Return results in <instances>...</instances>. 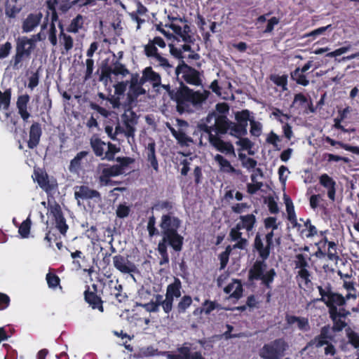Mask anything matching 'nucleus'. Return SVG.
I'll return each mask as SVG.
<instances>
[{"label": "nucleus", "mask_w": 359, "mask_h": 359, "mask_svg": "<svg viewBox=\"0 0 359 359\" xmlns=\"http://www.w3.org/2000/svg\"><path fill=\"white\" fill-rule=\"evenodd\" d=\"M31 0H10L5 6V14L9 18H15Z\"/></svg>", "instance_id": "b1692460"}, {"label": "nucleus", "mask_w": 359, "mask_h": 359, "mask_svg": "<svg viewBox=\"0 0 359 359\" xmlns=\"http://www.w3.org/2000/svg\"><path fill=\"white\" fill-rule=\"evenodd\" d=\"M128 109L125 110L122 115V120L125 129L118 126L115 128V135L123 132L127 137H133L135 133V126L137 124L138 116L136 113L132 110L133 105H127Z\"/></svg>", "instance_id": "9d476101"}, {"label": "nucleus", "mask_w": 359, "mask_h": 359, "mask_svg": "<svg viewBox=\"0 0 359 359\" xmlns=\"http://www.w3.org/2000/svg\"><path fill=\"white\" fill-rule=\"evenodd\" d=\"M273 231L266 233L265 236L266 245L265 246H264L260 234L257 233L255 236L253 247L257 251L261 259H267L269 258L271 250L273 248Z\"/></svg>", "instance_id": "f8f14e48"}, {"label": "nucleus", "mask_w": 359, "mask_h": 359, "mask_svg": "<svg viewBox=\"0 0 359 359\" xmlns=\"http://www.w3.org/2000/svg\"><path fill=\"white\" fill-rule=\"evenodd\" d=\"M208 140L209 143L218 151L226 155H236L235 149L232 143L231 142L224 141L222 139V137L210 135V137H208Z\"/></svg>", "instance_id": "dca6fc26"}, {"label": "nucleus", "mask_w": 359, "mask_h": 359, "mask_svg": "<svg viewBox=\"0 0 359 359\" xmlns=\"http://www.w3.org/2000/svg\"><path fill=\"white\" fill-rule=\"evenodd\" d=\"M50 214L54 217L56 228L62 235L65 236L69 226L66 223V219L63 215L60 206L58 204H56L55 206L52 207L50 209Z\"/></svg>", "instance_id": "4be33fe9"}, {"label": "nucleus", "mask_w": 359, "mask_h": 359, "mask_svg": "<svg viewBox=\"0 0 359 359\" xmlns=\"http://www.w3.org/2000/svg\"><path fill=\"white\" fill-rule=\"evenodd\" d=\"M271 80L278 86L286 89L287 85V75H271Z\"/></svg>", "instance_id": "bf43d9fd"}, {"label": "nucleus", "mask_w": 359, "mask_h": 359, "mask_svg": "<svg viewBox=\"0 0 359 359\" xmlns=\"http://www.w3.org/2000/svg\"><path fill=\"white\" fill-rule=\"evenodd\" d=\"M34 180L47 194H50L57 191L58 184L56 179L53 177L50 178L45 170L41 168H34Z\"/></svg>", "instance_id": "9b49d317"}, {"label": "nucleus", "mask_w": 359, "mask_h": 359, "mask_svg": "<svg viewBox=\"0 0 359 359\" xmlns=\"http://www.w3.org/2000/svg\"><path fill=\"white\" fill-rule=\"evenodd\" d=\"M191 27L188 25H185L182 29L181 38L184 43H194V39L190 34Z\"/></svg>", "instance_id": "13d9d810"}, {"label": "nucleus", "mask_w": 359, "mask_h": 359, "mask_svg": "<svg viewBox=\"0 0 359 359\" xmlns=\"http://www.w3.org/2000/svg\"><path fill=\"white\" fill-rule=\"evenodd\" d=\"M266 259H257L248 271V280L250 281L261 280L262 283L267 288H271V285L276 276L274 269H270L266 271L267 264Z\"/></svg>", "instance_id": "39448f33"}, {"label": "nucleus", "mask_w": 359, "mask_h": 359, "mask_svg": "<svg viewBox=\"0 0 359 359\" xmlns=\"http://www.w3.org/2000/svg\"><path fill=\"white\" fill-rule=\"evenodd\" d=\"M330 325H327L320 328V334L316 336L309 342V345L316 348H320L334 340V336L330 333Z\"/></svg>", "instance_id": "a211bd4d"}, {"label": "nucleus", "mask_w": 359, "mask_h": 359, "mask_svg": "<svg viewBox=\"0 0 359 359\" xmlns=\"http://www.w3.org/2000/svg\"><path fill=\"white\" fill-rule=\"evenodd\" d=\"M294 265L295 268L299 269V271H298V276H299L301 279L304 280L305 285H307L308 283L311 282V273L307 269V267H309V263L306 256L304 255L303 254L296 255Z\"/></svg>", "instance_id": "6ab92c4d"}, {"label": "nucleus", "mask_w": 359, "mask_h": 359, "mask_svg": "<svg viewBox=\"0 0 359 359\" xmlns=\"http://www.w3.org/2000/svg\"><path fill=\"white\" fill-rule=\"evenodd\" d=\"M214 159L219 165L220 169L223 171L237 175L241 173V170L235 169L231 165L230 162L221 154H216Z\"/></svg>", "instance_id": "c9c22d12"}, {"label": "nucleus", "mask_w": 359, "mask_h": 359, "mask_svg": "<svg viewBox=\"0 0 359 359\" xmlns=\"http://www.w3.org/2000/svg\"><path fill=\"white\" fill-rule=\"evenodd\" d=\"M144 54L148 57H155L156 55L159 54L157 48L154 44V43L151 42V40H149V43L144 46Z\"/></svg>", "instance_id": "052dcab7"}, {"label": "nucleus", "mask_w": 359, "mask_h": 359, "mask_svg": "<svg viewBox=\"0 0 359 359\" xmlns=\"http://www.w3.org/2000/svg\"><path fill=\"white\" fill-rule=\"evenodd\" d=\"M74 197L79 201L81 200H89L93 198L101 199V194L95 189H90L88 186L81 185L74 187Z\"/></svg>", "instance_id": "412c9836"}, {"label": "nucleus", "mask_w": 359, "mask_h": 359, "mask_svg": "<svg viewBox=\"0 0 359 359\" xmlns=\"http://www.w3.org/2000/svg\"><path fill=\"white\" fill-rule=\"evenodd\" d=\"M88 154L87 151H81L79 152L76 156L71 160L69 165V170L72 173L78 174L82 169V160Z\"/></svg>", "instance_id": "2f4dec72"}, {"label": "nucleus", "mask_w": 359, "mask_h": 359, "mask_svg": "<svg viewBox=\"0 0 359 359\" xmlns=\"http://www.w3.org/2000/svg\"><path fill=\"white\" fill-rule=\"evenodd\" d=\"M15 42V54L13 56L11 62L13 68L18 70L22 66V62L30 58L36 47V39L22 36H18Z\"/></svg>", "instance_id": "7ed1b4c3"}, {"label": "nucleus", "mask_w": 359, "mask_h": 359, "mask_svg": "<svg viewBox=\"0 0 359 359\" xmlns=\"http://www.w3.org/2000/svg\"><path fill=\"white\" fill-rule=\"evenodd\" d=\"M250 133L252 136L259 137L262 133V124L254 120H250Z\"/></svg>", "instance_id": "e2e57ef3"}, {"label": "nucleus", "mask_w": 359, "mask_h": 359, "mask_svg": "<svg viewBox=\"0 0 359 359\" xmlns=\"http://www.w3.org/2000/svg\"><path fill=\"white\" fill-rule=\"evenodd\" d=\"M288 348V344L283 338L276 339L265 344L259 351L262 359H281Z\"/></svg>", "instance_id": "0eeeda50"}, {"label": "nucleus", "mask_w": 359, "mask_h": 359, "mask_svg": "<svg viewBox=\"0 0 359 359\" xmlns=\"http://www.w3.org/2000/svg\"><path fill=\"white\" fill-rule=\"evenodd\" d=\"M180 299L178 302L175 307V312L177 314H184L187 312V309L191 306L193 299L190 295L185 294L180 297Z\"/></svg>", "instance_id": "e433bc0d"}, {"label": "nucleus", "mask_w": 359, "mask_h": 359, "mask_svg": "<svg viewBox=\"0 0 359 359\" xmlns=\"http://www.w3.org/2000/svg\"><path fill=\"white\" fill-rule=\"evenodd\" d=\"M176 82L185 81L187 83L194 86H200L201 79L198 70L188 65L184 60H181L180 64L174 70Z\"/></svg>", "instance_id": "6e6552de"}, {"label": "nucleus", "mask_w": 359, "mask_h": 359, "mask_svg": "<svg viewBox=\"0 0 359 359\" xmlns=\"http://www.w3.org/2000/svg\"><path fill=\"white\" fill-rule=\"evenodd\" d=\"M318 290L321 296L320 301L323 302L327 306L330 318H334L335 316L346 318L351 315V312L344 307L346 304L344 296L334 292L330 284L325 289L322 286H318Z\"/></svg>", "instance_id": "f03ea898"}, {"label": "nucleus", "mask_w": 359, "mask_h": 359, "mask_svg": "<svg viewBox=\"0 0 359 359\" xmlns=\"http://www.w3.org/2000/svg\"><path fill=\"white\" fill-rule=\"evenodd\" d=\"M42 128L41 124L38 122H33L29 131L28 148L30 149L36 148L40 142Z\"/></svg>", "instance_id": "393cba45"}, {"label": "nucleus", "mask_w": 359, "mask_h": 359, "mask_svg": "<svg viewBox=\"0 0 359 359\" xmlns=\"http://www.w3.org/2000/svg\"><path fill=\"white\" fill-rule=\"evenodd\" d=\"M182 282L178 278H174L173 282L168 285L165 299H163V312L169 315L173 309L175 299L182 296Z\"/></svg>", "instance_id": "1a4fd4ad"}, {"label": "nucleus", "mask_w": 359, "mask_h": 359, "mask_svg": "<svg viewBox=\"0 0 359 359\" xmlns=\"http://www.w3.org/2000/svg\"><path fill=\"white\" fill-rule=\"evenodd\" d=\"M42 18L43 14L41 11L28 14L22 21V32L25 33L32 32L40 24Z\"/></svg>", "instance_id": "5701e85b"}, {"label": "nucleus", "mask_w": 359, "mask_h": 359, "mask_svg": "<svg viewBox=\"0 0 359 359\" xmlns=\"http://www.w3.org/2000/svg\"><path fill=\"white\" fill-rule=\"evenodd\" d=\"M284 200H285V206H286V212L287 214V219L290 222H291V221L297 219L294 207L292 201L291 200V198L289 196L285 195Z\"/></svg>", "instance_id": "de8ad7c7"}, {"label": "nucleus", "mask_w": 359, "mask_h": 359, "mask_svg": "<svg viewBox=\"0 0 359 359\" xmlns=\"http://www.w3.org/2000/svg\"><path fill=\"white\" fill-rule=\"evenodd\" d=\"M156 217L154 215H151L148 218L147 229L149 237H153L154 236L159 234V231L158 229L156 227Z\"/></svg>", "instance_id": "5fc2aeb1"}, {"label": "nucleus", "mask_w": 359, "mask_h": 359, "mask_svg": "<svg viewBox=\"0 0 359 359\" xmlns=\"http://www.w3.org/2000/svg\"><path fill=\"white\" fill-rule=\"evenodd\" d=\"M142 80L145 83L149 81L151 83L153 88H158L161 85V75L153 70L151 67H147L142 71Z\"/></svg>", "instance_id": "c85d7f7f"}, {"label": "nucleus", "mask_w": 359, "mask_h": 359, "mask_svg": "<svg viewBox=\"0 0 359 359\" xmlns=\"http://www.w3.org/2000/svg\"><path fill=\"white\" fill-rule=\"evenodd\" d=\"M84 20L83 16L81 14H78L74 18L69 25L67 26L66 30L69 33H78L80 29L83 27Z\"/></svg>", "instance_id": "58836bf2"}, {"label": "nucleus", "mask_w": 359, "mask_h": 359, "mask_svg": "<svg viewBox=\"0 0 359 359\" xmlns=\"http://www.w3.org/2000/svg\"><path fill=\"white\" fill-rule=\"evenodd\" d=\"M58 27L60 29V33L59 35L61 43L63 45L65 50L66 52L69 51L74 46V40L73 38L64 32L63 25L60 22Z\"/></svg>", "instance_id": "ea45409f"}, {"label": "nucleus", "mask_w": 359, "mask_h": 359, "mask_svg": "<svg viewBox=\"0 0 359 359\" xmlns=\"http://www.w3.org/2000/svg\"><path fill=\"white\" fill-rule=\"evenodd\" d=\"M109 287L110 288V295L114 296L118 303L125 302L128 299V295L123 292V285L119 284L118 280L116 283L110 280Z\"/></svg>", "instance_id": "7c9ffc66"}, {"label": "nucleus", "mask_w": 359, "mask_h": 359, "mask_svg": "<svg viewBox=\"0 0 359 359\" xmlns=\"http://www.w3.org/2000/svg\"><path fill=\"white\" fill-rule=\"evenodd\" d=\"M319 182L320 185L327 189L329 199L334 202L336 195V182L327 174L325 173L320 176Z\"/></svg>", "instance_id": "cd10ccee"}, {"label": "nucleus", "mask_w": 359, "mask_h": 359, "mask_svg": "<svg viewBox=\"0 0 359 359\" xmlns=\"http://www.w3.org/2000/svg\"><path fill=\"white\" fill-rule=\"evenodd\" d=\"M155 301L151 300V302L142 304L141 306L149 313H157L159 311L160 306H162L163 309V297L161 294H157L154 296Z\"/></svg>", "instance_id": "72a5a7b5"}, {"label": "nucleus", "mask_w": 359, "mask_h": 359, "mask_svg": "<svg viewBox=\"0 0 359 359\" xmlns=\"http://www.w3.org/2000/svg\"><path fill=\"white\" fill-rule=\"evenodd\" d=\"M85 234L87 236V238L92 241L93 243H95L100 239L97 233V228L96 227V226H91L86 231Z\"/></svg>", "instance_id": "680f3d73"}, {"label": "nucleus", "mask_w": 359, "mask_h": 359, "mask_svg": "<svg viewBox=\"0 0 359 359\" xmlns=\"http://www.w3.org/2000/svg\"><path fill=\"white\" fill-rule=\"evenodd\" d=\"M107 151L105 152V155L102 159H107V161H114V156L116 153L120 151V148L117 147L116 144L109 142L107 144Z\"/></svg>", "instance_id": "6e6d98bb"}, {"label": "nucleus", "mask_w": 359, "mask_h": 359, "mask_svg": "<svg viewBox=\"0 0 359 359\" xmlns=\"http://www.w3.org/2000/svg\"><path fill=\"white\" fill-rule=\"evenodd\" d=\"M32 221L29 217L24 220L18 228V233L22 238H27L30 233Z\"/></svg>", "instance_id": "8fccbe9b"}, {"label": "nucleus", "mask_w": 359, "mask_h": 359, "mask_svg": "<svg viewBox=\"0 0 359 359\" xmlns=\"http://www.w3.org/2000/svg\"><path fill=\"white\" fill-rule=\"evenodd\" d=\"M230 121L224 114H219L215 117L213 125L198 124L197 130L201 133L199 144H203V136L210 137V135L222 137L228 133L229 130Z\"/></svg>", "instance_id": "20e7f679"}, {"label": "nucleus", "mask_w": 359, "mask_h": 359, "mask_svg": "<svg viewBox=\"0 0 359 359\" xmlns=\"http://www.w3.org/2000/svg\"><path fill=\"white\" fill-rule=\"evenodd\" d=\"M327 257L329 260L334 262L335 264H337L339 261L340 257L337 253V244L335 242L331 241L328 243Z\"/></svg>", "instance_id": "a18cd8bd"}, {"label": "nucleus", "mask_w": 359, "mask_h": 359, "mask_svg": "<svg viewBox=\"0 0 359 359\" xmlns=\"http://www.w3.org/2000/svg\"><path fill=\"white\" fill-rule=\"evenodd\" d=\"M121 174L122 170H121V166L114 165L102 169L99 180L100 182L107 185L111 182L109 180L111 177L118 176Z\"/></svg>", "instance_id": "c756f323"}, {"label": "nucleus", "mask_w": 359, "mask_h": 359, "mask_svg": "<svg viewBox=\"0 0 359 359\" xmlns=\"http://www.w3.org/2000/svg\"><path fill=\"white\" fill-rule=\"evenodd\" d=\"M183 245L182 241L162 236V239L158 244L157 250L159 255L168 253V245H169L175 252H179L182 250Z\"/></svg>", "instance_id": "f3484780"}, {"label": "nucleus", "mask_w": 359, "mask_h": 359, "mask_svg": "<svg viewBox=\"0 0 359 359\" xmlns=\"http://www.w3.org/2000/svg\"><path fill=\"white\" fill-rule=\"evenodd\" d=\"M113 74L115 76L121 75L126 76L130 74L129 70L126 68V65L120 62L118 60L112 62Z\"/></svg>", "instance_id": "49530a36"}, {"label": "nucleus", "mask_w": 359, "mask_h": 359, "mask_svg": "<svg viewBox=\"0 0 359 359\" xmlns=\"http://www.w3.org/2000/svg\"><path fill=\"white\" fill-rule=\"evenodd\" d=\"M170 130L181 147H188L191 143H193L192 138L189 137L182 130H176L173 128H170Z\"/></svg>", "instance_id": "f704fd0d"}, {"label": "nucleus", "mask_w": 359, "mask_h": 359, "mask_svg": "<svg viewBox=\"0 0 359 359\" xmlns=\"http://www.w3.org/2000/svg\"><path fill=\"white\" fill-rule=\"evenodd\" d=\"M114 268L123 274H130L137 270L135 264L128 259V256L116 255L113 257Z\"/></svg>", "instance_id": "2eb2a0df"}, {"label": "nucleus", "mask_w": 359, "mask_h": 359, "mask_svg": "<svg viewBox=\"0 0 359 359\" xmlns=\"http://www.w3.org/2000/svg\"><path fill=\"white\" fill-rule=\"evenodd\" d=\"M144 82L141 78L140 84L129 86V90L127 93L126 105H133L137 100L140 95H144L146 90L142 87Z\"/></svg>", "instance_id": "bb28decb"}, {"label": "nucleus", "mask_w": 359, "mask_h": 359, "mask_svg": "<svg viewBox=\"0 0 359 359\" xmlns=\"http://www.w3.org/2000/svg\"><path fill=\"white\" fill-rule=\"evenodd\" d=\"M219 306V304L217 303L215 301L206 299L202 304L201 312H204L205 315H209L212 311L217 309Z\"/></svg>", "instance_id": "603ef678"}, {"label": "nucleus", "mask_w": 359, "mask_h": 359, "mask_svg": "<svg viewBox=\"0 0 359 359\" xmlns=\"http://www.w3.org/2000/svg\"><path fill=\"white\" fill-rule=\"evenodd\" d=\"M182 224V219L176 216L173 212L168 211L163 213L161 216L158 224L161 236L184 241V237L178 232Z\"/></svg>", "instance_id": "423d86ee"}, {"label": "nucleus", "mask_w": 359, "mask_h": 359, "mask_svg": "<svg viewBox=\"0 0 359 359\" xmlns=\"http://www.w3.org/2000/svg\"><path fill=\"white\" fill-rule=\"evenodd\" d=\"M239 219L240 222L236 224L240 226L241 229H245L248 232L253 229L257 221L255 215L253 214L241 215Z\"/></svg>", "instance_id": "473e14b6"}, {"label": "nucleus", "mask_w": 359, "mask_h": 359, "mask_svg": "<svg viewBox=\"0 0 359 359\" xmlns=\"http://www.w3.org/2000/svg\"><path fill=\"white\" fill-rule=\"evenodd\" d=\"M229 130L228 134L236 138H240L244 137L248 134V130L241 124L230 121Z\"/></svg>", "instance_id": "4c0bfd02"}, {"label": "nucleus", "mask_w": 359, "mask_h": 359, "mask_svg": "<svg viewBox=\"0 0 359 359\" xmlns=\"http://www.w3.org/2000/svg\"><path fill=\"white\" fill-rule=\"evenodd\" d=\"M177 353L168 352L167 359H205L201 351L191 352V344L185 342L177 348Z\"/></svg>", "instance_id": "ddd939ff"}, {"label": "nucleus", "mask_w": 359, "mask_h": 359, "mask_svg": "<svg viewBox=\"0 0 359 359\" xmlns=\"http://www.w3.org/2000/svg\"><path fill=\"white\" fill-rule=\"evenodd\" d=\"M93 290L91 291L88 285L84 291V299L93 309H97L100 312H104L103 301L97 294V286L95 284L92 285Z\"/></svg>", "instance_id": "4468645a"}, {"label": "nucleus", "mask_w": 359, "mask_h": 359, "mask_svg": "<svg viewBox=\"0 0 359 359\" xmlns=\"http://www.w3.org/2000/svg\"><path fill=\"white\" fill-rule=\"evenodd\" d=\"M236 123L241 124L245 128L247 129L248 123L250 119V112L248 109H243L241 111H238L235 114Z\"/></svg>", "instance_id": "c03bdc74"}, {"label": "nucleus", "mask_w": 359, "mask_h": 359, "mask_svg": "<svg viewBox=\"0 0 359 359\" xmlns=\"http://www.w3.org/2000/svg\"><path fill=\"white\" fill-rule=\"evenodd\" d=\"M48 39L50 43L53 46H55L57 43V29L55 27V25L54 23H50V29L48 32Z\"/></svg>", "instance_id": "69168bd1"}, {"label": "nucleus", "mask_w": 359, "mask_h": 359, "mask_svg": "<svg viewBox=\"0 0 359 359\" xmlns=\"http://www.w3.org/2000/svg\"><path fill=\"white\" fill-rule=\"evenodd\" d=\"M30 100V96L25 93L24 95H20L17 98L16 102V107L18 109V112L21 118L24 121H27L29 117L31 116L30 113L28 111L29 107L28 104Z\"/></svg>", "instance_id": "a878e982"}, {"label": "nucleus", "mask_w": 359, "mask_h": 359, "mask_svg": "<svg viewBox=\"0 0 359 359\" xmlns=\"http://www.w3.org/2000/svg\"><path fill=\"white\" fill-rule=\"evenodd\" d=\"M130 209L125 204H120L116 209V216L118 218H125L130 214Z\"/></svg>", "instance_id": "338daca9"}, {"label": "nucleus", "mask_w": 359, "mask_h": 359, "mask_svg": "<svg viewBox=\"0 0 359 359\" xmlns=\"http://www.w3.org/2000/svg\"><path fill=\"white\" fill-rule=\"evenodd\" d=\"M325 141L327 142V143H329L331 146H336V145H338L341 148L346 150V151H351L355 154H357V155H359V147H356V146H352V145H350V144H345L342 142H340V141H337V140H334L333 139H332L331 137L327 136L325 137Z\"/></svg>", "instance_id": "a19ab883"}, {"label": "nucleus", "mask_w": 359, "mask_h": 359, "mask_svg": "<svg viewBox=\"0 0 359 359\" xmlns=\"http://www.w3.org/2000/svg\"><path fill=\"white\" fill-rule=\"evenodd\" d=\"M346 341L341 342L340 348L343 351L348 350V345L355 350V355L359 357V333L353 330L351 327L346 329Z\"/></svg>", "instance_id": "aec40b11"}, {"label": "nucleus", "mask_w": 359, "mask_h": 359, "mask_svg": "<svg viewBox=\"0 0 359 359\" xmlns=\"http://www.w3.org/2000/svg\"><path fill=\"white\" fill-rule=\"evenodd\" d=\"M154 58L158 62V66L161 67L168 74L174 72L173 66L169 63L165 57L158 54Z\"/></svg>", "instance_id": "864d4df0"}, {"label": "nucleus", "mask_w": 359, "mask_h": 359, "mask_svg": "<svg viewBox=\"0 0 359 359\" xmlns=\"http://www.w3.org/2000/svg\"><path fill=\"white\" fill-rule=\"evenodd\" d=\"M291 79L297 84L306 86L309 83V81L306 78V75L300 70V67H297L290 74Z\"/></svg>", "instance_id": "79ce46f5"}, {"label": "nucleus", "mask_w": 359, "mask_h": 359, "mask_svg": "<svg viewBox=\"0 0 359 359\" xmlns=\"http://www.w3.org/2000/svg\"><path fill=\"white\" fill-rule=\"evenodd\" d=\"M48 285L50 288L55 289L58 285H60V279L54 273L49 272L46 274V277Z\"/></svg>", "instance_id": "4d7b16f0"}, {"label": "nucleus", "mask_w": 359, "mask_h": 359, "mask_svg": "<svg viewBox=\"0 0 359 359\" xmlns=\"http://www.w3.org/2000/svg\"><path fill=\"white\" fill-rule=\"evenodd\" d=\"M236 144L241 147L243 150H250L253 147V143L248 137H241L238 138Z\"/></svg>", "instance_id": "0e129e2a"}, {"label": "nucleus", "mask_w": 359, "mask_h": 359, "mask_svg": "<svg viewBox=\"0 0 359 359\" xmlns=\"http://www.w3.org/2000/svg\"><path fill=\"white\" fill-rule=\"evenodd\" d=\"M341 318L335 316L334 318H330L333 322V325L330 327L331 330L334 332H341L346 326L347 323L345 320H341Z\"/></svg>", "instance_id": "3c124183"}, {"label": "nucleus", "mask_w": 359, "mask_h": 359, "mask_svg": "<svg viewBox=\"0 0 359 359\" xmlns=\"http://www.w3.org/2000/svg\"><path fill=\"white\" fill-rule=\"evenodd\" d=\"M175 90L171 92V100L176 103V109L180 114L192 111V107H201L208 98V91H194L183 81L177 82Z\"/></svg>", "instance_id": "f257e3e1"}, {"label": "nucleus", "mask_w": 359, "mask_h": 359, "mask_svg": "<svg viewBox=\"0 0 359 359\" xmlns=\"http://www.w3.org/2000/svg\"><path fill=\"white\" fill-rule=\"evenodd\" d=\"M90 146L96 156L102 158L103 157V155L104 154V147L105 146V143L103 141H102L101 139L98 137L91 138Z\"/></svg>", "instance_id": "37998d69"}, {"label": "nucleus", "mask_w": 359, "mask_h": 359, "mask_svg": "<svg viewBox=\"0 0 359 359\" xmlns=\"http://www.w3.org/2000/svg\"><path fill=\"white\" fill-rule=\"evenodd\" d=\"M86 70L84 76V79L88 80L92 77L94 69V60L92 58H88L86 60Z\"/></svg>", "instance_id": "774afa93"}, {"label": "nucleus", "mask_w": 359, "mask_h": 359, "mask_svg": "<svg viewBox=\"0 0 359 359\" xmlns=\"http://www.w3.org/2000/svg\"><path fill=\"white\" fill-rule=\"evenodd\" d=\"M57 8L61 13H67L74 6H76L75 0H58Z\"/></svg>", "instance_id": "09e8293b"}]
</instances>
